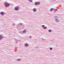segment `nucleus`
<instances>
[{"label": "nucleus", "mask_w": 64, "mask_h": 64, "mask_svg": "<svg viewBox=\"0 0 64 64\" xmlns=\"http://www.w3.org/2000/svg\"><path fill=\"white\" fill-rule=\"evenodd\" d=\"M19 9V7L16 6L15 7L14 10H16V11H18Z\"/></svg>", "instance_id": "1"}, {"label": "nucleus", "mask_w": 64, "mask_h": 64, "mask_svg": "<svg viewBox=\"0 0 64 64\" xmlns=\"http://www.w3.org/2000/svg\"><path fill=\"white\" fill-rule=\"evenodd\" d=\"M4 4L5 6H6V7H8L9 6H10V4H8V3H6Z\"/></svg>", "instance_id": "2"}, {"label": "nucleus", "mask_w": 64, "mask_h": 64, "mask_svg": "<svg viewBox=\"0 0 64 64\" xmlns=\"http://www.w3.org/2000/svg\"><path fill=\"white\" fill-rule=\"evenodd\" d=\"M40 4V3L39 2H36L35 3V5H38Z\"/></svg>", "instance_id": "3"}, {"label": "nucleus", "mask_w": 64, "mask_h": 64, "mask_svg": "<svg viewBox=\"0 0 64 64\" xmlns=\"http://www.w3.org/2000/svg\"><path fill=\"white\" fill-rule=\"evenodd\" d=\"M42 27H43L44 29H46V26H45L44 25H42Z\"/></svg>", "instance_id": "4"}, {"label": "nucleus", "mask_w": 64, "mask_h": 64, "mask_svg": "<svg viewBox=\"0 0 64 64\" xmlns=\"http://www.w3.org/2000/svg\"><path fill=\"white\" fill-rule=\"evenodd\" d=\"M0 14L1 15H3L4 14V12H0Z\"/></svg>", "instance_id": "5"}, {"label": "nucleus", "mask_w": 64, "mask_h": 64, "mask_svg": "<svg viewBox=\"0 0 64 64\" xmlns=\"http://www.w3.org/2000/svg\"><path fill=\"white\" fill-rule=\"evenodd\" d=\"M25 46H28V44H24Z\"/></svg>", "instance_id": "6"}, {"label": "nucleus", "mask_w": 64, "mask_h": 64, "mask_svg": "<svg viewBox=\"0 0 64 64\" xmlns=\"http://www.w3.org/2000/svg\"><path fill=\"white\" fill-rule=\"evenodd\" d=\"M33 11H34V12H36V9H35V8H34L33 9Z\"/></svg>", "instance_id": "7"}, {"label": "nucleus", "mask_w": 64, "mask_h": 64, "mask_svg": "<svg viewBox=\"0 0 64 64\" xmlns=\"http://www.w3.org/2000/svg\"><path fill=\"white\" fill-rule=\"evenodd\" d=\"M2 38V36L0 34V39H1Z\"/></svg>", "instance_id": "8"}, {"label": "nucleus", "mask_w": 64, "mask_h": 64, "mask_svg": "<svg viewBox=\"0 0 64 64\" xmlns=\"http://www.w3.org/2000/svg\"><path fill=\"white\" fill-rule=\"evenodd\" d=\"M56 21L57 22H59V20L57 19H56Z\"/></svg>", "instance_id": "9"}, {"label": "nucleus", "mask_w": 64, "mask_h": 64, "mask_svg": "<svg viewBox=\"0 0 64 64\" xmlns=\"http://www.w3.org/2000/svg\"><path fill=\"white\" fill-rule=\"evenodd\" d=\"M53 8H51L50 9V11H52L53 10Z\"/></svg>", "instance_id": "10"}, {"label": "nucleus", "mask_w": 64, "mask_h": 64, "mask_svg": "<svg viewBox=\"0 0 64 64\" xmlns=\"http://www.w3.org/2000/svg\"><path fill=\"white\" fill-rule=\"evenodd\" d=\"M19 25H22V24L21 23H19L18 24Z\"/></svg>", "instance_id": "11"}, {"label": "nucleus", "mask_w": 64, "mask_h": 64, "mask_svg": "<svg viewBox=\"0 0 64 64\" xmlns=\"http://www.w3.org/2000/svg\"><path fill=\"white\" fill-rule=\"evenodd\" d=\"M48 32H51V31L50 30H48Z\"/></svg>", "instance_id": "12"}, {"label": "nucleus", "mask_w": 64, "mask_h": 64, "mask_svg": "<svg viewBox=\"0 0 64 64\" xmlns=\"http://www.w3.org/2000/svg\"><path fill=\"white\" fill-rule=\"evenodd\" d=\"M50 50H52V48H50Z\"/></svg>", "instance_id": "13"}, {"label": "nucleus", "mask_w": 64, "mask_h": 64, "mask_svg": "<svg viewBox=\"0 0 64 64\" xmlns=\"http://www.w3.org/2000/svg\"><path fill=\"white\" fill-rule=\"evenodd\" d=\"M23 32V33H24V32H26V31H24Z\"/></svg>", "instance_id": "14"}, {"label": "nucleus", "mask_w": 64, "mask_h": 64, "mask_svg": "<svg viewBox=\"0 0 64 64\" xmlns=\"http://www.w3.org/2000/svg\"><path fill=\"white\" fill-rule=\"evenodd\" d=\"M30 2H32V0H30Z\"/></svg>", "instance_id": "15"}, {"label": "nucleus", "mask_w": 64, "mask_h": 64, "mask_svg": "<svg viewBox=\"0 0 64 64\" xmlns=\"http://www.w3.org/2000/svg\"><path fill=\"white\" fill-rule=\"evenodd\" d=\"M54 11H57V10L56 9V10H54Z\"/></svg>", "instance_id": "16"}, {"label": "nucleus", "mask_w": 64, "mask_h": 64, "mask_svg": "<svg viewBox=\"0 0 64 64\" xmlns=\"http://www.w3.org/2000/svg\"><path fill=\"white\" fill-rule=\"evenodd\" d=\"M30 38H32V36H30Z\"/></svg>", "instance_id": "17"}]
</instances>
